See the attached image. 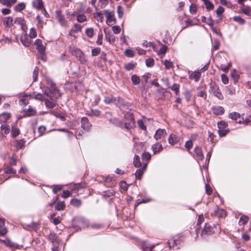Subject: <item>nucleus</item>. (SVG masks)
I'll return each mask as SVG.
<instances>
[{
  "mask_svg": "<svg viewBox=\"0 0 251 251\" xmlns=\"http://www.w3.org/2000/svg\"><path fill=\"white\" fill-rule=\"evenodd\" d=\"M45 81L47 86L44 84L41 85V88L42 90L43 94L40 93H34L31 96L25 95L20 100L21 104L26 105L28 104L27 99L28 97L40 101H45V104L46 107L53 108L56 106V100L61 96L59 90L55 86L52 80L48 76L45 77Z\"/></svg>",
  "mask_w": 251,
  "mask_h": 251,
  "instance_id": "f257e3e1",
  "label": "nucleus"
},
{
  "mask_svg": "<svg viewBox=\"0 0 251 251\" xmlns=\"http://www.w3.org/2000/svg\"><path fill=\"white\" fill-rule=\"evenodd\" d=\"M210 91L213 95L219 100H223L224 97L219 90V87L215 83H211L210 85Z\"/></svg>",
  "mask_w": 251,
  "mask_h": 251,
  "instance_id": "f03ea898",
  "label": "nucleus"
},
{
  "mask_svg": "<svg viewBox=\"0 0 251 251\" xmlns=\"http://www.w3.org/2000/svg\"><path fill=\"white\" fill-rule=\"evenodd\" d=\"M104 102L106 104H110L113 103L116 104L119 107H121V105L123 104V100L120 97L113 98L112 96H108L105 98Z\"/></svg>",
  "mask_w": 251,
  "mask_h": 251,
  "instance_id": "7ed1b4c3",
  "label": "nucleus"
},
{
  "mask_svg": "<svg viewBox=\"0 0 251 251\" xmlns=\"http://www.w3.org/2000/svg\"><path fill=\"white\" fill-rule=\"evenodd\" d=\"M125 118L128 119V122L125 123V126L126 128L129 129L134 126L135 122L132 114L127 113L125 115Z\"/></svg>",
  "mask_w": 251,
  "mask_h": 251,
  "instance_id": "20e7f679",
  "label": "nucleus"
},
{
  "mask_svg": "<svg viewBox=\"0 0 251 251\" xmlns=\"http://www.w3.org/2000/svg\"><path fill=\"white\" fill-rule=\"evenodd\" d=\"M73 54L79 59L81 63L84 64L86 62L85 55L80 50L75 49L73 52Z\"/></svg>",
  "mask_w": 251,
  "mask_h": 251,
  "instance_id": "39448f33",
  "label": "nucleus"
},
{
  "mask_svg": "<svg viewBox=\"0 0 251 251\" xmlns=\"http://www.w3.org/2000/svg\"><path fill=\"white\" fill-rule=\"evenodd\" d=\"M214 230L212 226L208 224H205L203 229L202 230L201 235L203 237L204 235H211L214 233Z\"/></svg>",
  "mask_w": 251,
  "mask_h": 251,
  "instance_id": "423d86ee",
  "label": "nucleus"
},
{
  "mask_svg": "<svg viewBox=\"0 0 251 251\" xmlns=\"http://www.w3.org/2000/svg\"><path fill=\"white\" fill-rule=\"evenodd\" d=\"M194 156L197 161L202 160L203 158V154L201 148L197 147L194 150Z\"/></svg>",
  "mask_w": 251,
  "mask_h": 251,
  "instance_id": "0eeeda50",
  "label": "nucleus"
},
{
  "mask_svg": "<svg viewBox=\"0 0 251 251\" xmlns=\"http://www.w3.org/2000/svg\"><path fill=\"white\" fill-rule=\"evenodd\" d=\"M35 45L36 46V49L41 54H43L45 50V47L42 43V41L39 39L36 40Z\"/></svg>",
  "mask_w": 251,
  "mask_h": 251,
  "instance_id": "6e6552de",
  "label": "nucleus"
},
{
  "mask_svg": "<svg viewBox=\"0 0 251 251\" xmlns=\"http://www.w3.org/2000/svg\"><path fill=\"white\" fill-rule=\"evenodd\" d=\"M81 127L84 130H85L86 131H88L90 129V128L91 127V125L89 122L87 118H86V117L82 118L81 120Z\"/></svg>",
  "mask_w": 251,
  "mask_h": 251,
  "instance_id": "1a4fd4ad",
  "label": "nucleus"
},
{
  "mask_svg": "<svg viewBox=\"0 0 251 251\" xmlns=\"http://www.w3.org/2000/svg\"><path fill=\"white\" fill-rule=\"evenodd\" d=\"M56 18L61 26H66L67 25V21L59 11H56Z\"/></svg>",
  "mask_w": 251,
  "mask_h": 251,
  "instance_id": "9d476101",
  "label": "nucleus"
},
{
  "mask_svg": "<svg viewBox=\"0 0 251 251\" xmlns=\"http://www.w3.org/2000/svg\"><path fill=\"white\" fill-rule=\"evenodd\" d=\"M147 167V163H144L142 166L141 168L138 169L135 173V176L136 178L140 179L141 176L143 174L144 172L146 170Z\"/></svg>",
  "mask_w": 251,
  "mask_h": 251,
  "instance_id": "9b49d317",
  "label": "nucleus"
},
{
  "mask_svg": "<svg viewBox=\"0 0 251 251\" xmlns=\"http://www.w3.org/2000/svg\"><path fill=\"white\" fill-rule=\"evenodd\" d=\"M167 133L164 129H158L156 131L155 135H154V138L156 140H159L161 139L162 137L165 136Z\"/></svg>",
  "mask_w": 251,
  "mask_h": 251,
  "instance_id": "f8f14e48",
  "label": "nucleus"
},
{
  "mask_svg": "<svg viewBox=\"0 0 251 251\" xmlns=\"http://www.w3.org/2000/svg\"><path fill=\"white\" fill-rule=\"evenodd\" d=\"M85 187V184H74L72 185L70 187L71 192L73 194V193L76 194V195H78V193L75 192L76 191L79 190L80 189L83 188Z\"/></svg>",
  "mask_w": 251,
  "mask_h": 251,
  "instance_id": "ddd939ff",
  "label": "nucleus"
},
{
  "mask_svg": "<svg viewBox=\"0 0 251 251\" xmlns=\"http://www.w3.org/2000/svg\"><path fill=\"white\" fill-rule=\"evenodd\" d=\"M106 23L108 25H112L115 23V19L113 13L108 12L106 14Z\"/></svg>",
  "mask_w": 251,
  "mask_h": 251,
  "instance_id": "4468645a",
  "label": "nucleus"
},
{
  "mask_svg": "<svg viewBox=\"0 0 251 251\" xmlns=\"http://www.w3.org/2000/svg\"><path fill=\"white\" fill-rule=\"evenodd\" d=\"M229 118L237 123H240L241 122L242 119L240 115L236 112L230 113Z\"/></svg>",
  "mask_w": 251,
  "mask_h": 251,
  "instance_id": "2eb2a0df",
  "label": "nucleus"
},
{
  "mask_svg": "<svg viewBox=\"0 0 251 251\" xmlns=\"http://www.w3.org/2000/svg\"><path fill=\"white\" fill-rule=\"evenodd\" d=\"M33 6L37 9H42L44 8V4L42 0H33L32 1Z\"/></svg>",
  "mask_w": 251,
  "mask_h": 251,
  "instance_id": "dca6fc26",
  "label": "nucleus"
},
{
  "mask_svg": "<svg viewBox=\"0 0 251 251\" xmlns=\"http://www.w3.org/2000/svg\"><path fill=\"white\" fill-rule=\"evenodd\" d=\"M163 149L162 145L159 143L155 144L151 146V149L152 150L154 154L160 152L163 150Z\"/></svg>",
  "mask_w": 251,
  "mask_h": 251,
  "instance_id": "f3484780",
  "label": "nucleus"
},
{
  "mask_svg": "<svg viewBox=\"0 0 251 251\" xmlns=\"http://www.w3.org/2000/svg\"><path fill=\"white\" fill-rule=\"evenodd\" d=\"M168 141L171 145H174L179 141V138L175 134H172L170 135Z\"/></svg>",
  "mask_w": 251,
  "mask_h": 251,
  "instance_id": "a211bd4d",
  "label": "nucleus"
},
{
  "mask_svg": "<svg viewBox=\"0 0 251 251\" xmlns=\"http://www.w3.org/2000/svg\"><path fill=\"white\" fill-rule=\"evenodd\" d=\"M212 110L213 113L217 115H221L224 113V109L222 106H213Z\"/></svg>",
  "mask_w": 251,
  "mask_h": 251,
  "instance_id": "6ab92c4d",
  "label": "nucleus"
},
{
  "mask_svg": "<svg viewBox=\"0 0 251 251\" xmlns=\"http://www.w3.org/2000/svg\"><path fill=\"white\" fill-rule=\"evenodd\" d=\"M82 26L79 24H75L73 28L71 29L70 32V34L71 36H75L74 33H77L81 30Z\"/></svg>",
  "mask_w": 251,
  "mask_h": 251,
  "instance_id": "aec40b11",
  "label": "nucleus"
},
{
  "mask_svg": "<svg viewBox=\"0 0 251 251\" xmlns=\"http://www.w3.org/2000/svg\"><path fill=\"white\" fill-rule=\"evenodd\" d=\"M21 41L23 45L25 47H29L31 44V40L27 38L25 35L21 36Z\"/></svg>",
  "mask_w": 251,
  "mask_h": 251,
  "instance_id": "412c9836",
  "label": "nucleus"
},
{
  "mask_svg": "<svg viewBox=\"0 0 251 251\" xmlns=\"http://www.w3.org/2000/svg\"><path fill=\"white\" fill-rule=\"evenodd\" d=\"M201 72L198 71L192 73L189 75V78L191 79H195V81H198L201 77Z\"/></svg>",
  "mask_w": 251,
  "mask_h": 251,
  "instance_id": "4be33fe9",
  "label": "nucleus"
},
{
  "mask_svg": "<svg viewBox=\"0 0 251 251\" xmlns=\"http://www.w3.org/2000/svg\"><path fill=\"white\" fill-rule=\"evenodd\" d=\"M7 232V228L4 226V222L0 220V235L4 236Z\"/></svg>",
  "mask_w": 251,
  "mask_h": 251,
  "instance_id": "5701e85b",
  "label": "nucleus"
},
{
  "mask_svg": "<svg viewBox=\"0 0 251 251\" xmlns=\"http://www.w3.org/2000/svg\"><path fill=\"white\" fill-rule=\"evenodd\" d=\"M49 239L52 242L54 246L59 243V240L57 235L54 233H50L49 236Z\"/></svg>",
  "mask_w": 251,
  "mask_h": 251,
  "instance_id": "b1692460",
  "label": "nucleus"
},
{
  "mask_svg": "<svg viewBox=\"0 0 251 251\" xmlns=\"http://www.w3.org/2000/svg\"><path fill=\"white\" fill-rule=\"evenodd\" d=\"M16 1L17 0H0L1 4L9 7H11Z\"/></svg>",
  "mask_w": 251,
  "mask_h": 251,
  "instance_id": "393cba45",
  "label": "nucleus"
},
{
  "mask_svg": "<svg viewBox=\"0 0 251 251\" xmlns=\"http://www.w3.org/2000/svg\"><path fill=\"white\" fill-rule=\"evenodd\" d=\"M105 39L111 44L114 43L116 41V37L112 34L106 33Z\"/></svg>",
  "mask_w": 251,
  "mask_h": 251,
  "instance_id": "a878e982",
  "label": "nucleus"
},
{
  "mask_svg": "<svg viewBox=\"0 0 251 251\" xmlns=\"http://www.w3.org/2000/svg\"><path fill=\"white\" fill-rule=\"evenodd\" d=\"M10 114L7 113H3L0 115V123H5L9 118Z\"/></svg>",
  "mask_w": 251,
  "mask_h": 251,
  "instance_id": "bb28decb",
  "label": "nucleus"
},
{
  "mask_svg": "<svg viewBox=\"0 0 251 251\" xmlns=\"http://www.w3.org/2000/svg\"><path fill=\"white\" fill-rule=\"evenodd\" d=\"M85 34L89 38H92L94 36V30L93 28L89 27L86 29L85 30Z\"/></svg>",
  "mask_w": 251,
  "mask_h": 251,
  "instance_id": "cd10ccee",
  "label": "nucleus"
},
{
  "mask_svg": "<svg viewBox=\"0 0 251 251\" xmlns=\"http://www.w3.org/2000/svg\"><path fill=\"white\" fill-rule=\"evenodd\" d=\"M3 23L7 26H10L13 24V19L11 17H7L3 19Z\"/></svg>",
  "mask_w": 251,
  "mask_h": 251,
  "instance_id": "c85d7f7f",
  "label": "nucleus"
},
{
  "mask_svg": "<svg viewBox=\"0 0 251 251\" xmlns=\"http://www.w3.org/2000/svg\"><path fill=\"white\" fill-rule=\"evenodd\" d=\"M25 7V4L24 2H21L18 3L15 7V10L16 11L20 12L24 10Z\"/></svg>",
  "mask_w": 251,
  "mask_h": 251,
  "instance_id": "c756f323",
  "label": "nucleus"
},
{
  "mask_svg": "<svg viewBox=\"0 0 251 251\" xmlns=\"http://www.w3.org/2000/svg\"><path fill=\"white\" fill-rule=\"evenodd\" d=\"M133 164L136 167H139L141 166V163L140 161L139 156L135 155L133 159Z\"/></svg>",
  "mask_w": 251,
  "mask_h": 251,
  "instance_id": "7c9ffc66",
  "label": "nucleus"
},
{
  "mask_svg": "<svg viewBox=\"0 0 251 251\" xmlns=\"http://www.w3.org/2000/svg\"><path fill=\"white\" fill-rule=\"evenodd\" d=\"M249 220V218L247 216L243 215L241 217L239 221V225L240 226L244 225L246 224Z\"/></svg>",
  "mask_w": 251,
  "mask_h": 251,
  "instance_id": "2f4dec72",
  "label": "nucleus"
},
{
  "mask_svg": "<svg viewBox=\"0 0 251 251\" xmlns=\"http://www.w3.org/2000/svg\"><path fill=\"white\" fill-rule=\"evenodd\" d=\"M76 20L78 22L82 23L87 20L86 16L83 14H79L76 16Z\"/></svg>",
  "mask_w": 251,
  "mask_h": 251,
  "instance_id": "473e14b6",
  "label": "nucleus"
},
{
  "mask_svg": "<svg viewBox=\"0 0 251 251\" xmlns=\"http://www.w3.org/2000/svg\"><path fill=\"white\" fill-rule=\"evenodd\" d=\"M71 204L74 206L79 207L81 205V202L79 200L74 199L71 201Z\"/></svg>",
  "mask_w": 251,
  "mask_h": 251,
  "instance_id": "72a5a7b5",
  "label": "nucleus"
},
{
  "mask_svg": "<svg viewBox=\"0 0 251 251\" xmlns=\"http://www.w3.org/2000/svg\"><path fill=\"white\" fill-rule=\"evenodd\" d=\"M164 64L166 69H170L174 67L173 63L168 60H165L164 61Z\"/></svg>",
  "mask_w": 251,
  "mask_h": 251,
  "instance_id": "f704fd0d",
  "label": "nucleus"
},
{
  "mask_svg": "<svg viewBox=\"0 0 251 251\" xmlns=\"http://www.w3.org/2000/svg\"><path fill=\"white\" fill-rule=\"evenodd\" d=\"M154 247V245H148L147 244H144L143 245V250L144 251H152V249Z\"/></svg>",
  "mask_w": 251,
  "mask_h": 251,
  "instance_id": "c9c22d12",
  "label": "nucleus"
},
{
  "mask_svg": "<svg viewBox=\"0 0 251 251\" xmlns=\"http://www.w3.org/2000/svg\"><path fill=\"white\" fill-rule=\"evenodd\" d=\"M229 129H225V128L219 129L218 133L220 137H223L226 135L228 132Z\"/></svg>",
  "mask_w": 251,
  "mask_h": 251,
  "instance_id": "e433bc0d",
  "label": "nucleus"
},
{
  "mask_svg": "<svg viewBox=\"0 0 251 251\" xmlns=\"http://www.w3.org/2000/svg\"><path fill=\"white\" fill-rule=\"evenodd\" d=\"M172 90L175 92L176 95H178L179 92V85L178 84L175 83L171 87Z\"/></svg>",
  "mask_w": 251,
  "mask_h": 251,
  "instance_id": "4c0bfd02",
  "label": "nucleus"
},
{
  "mask_svg": "<svg viewBox=\"0 0 251 251\" xmlns=\"http://www.w3.org/2000/svg\"><path fill=\"white\" fill-rule=\"evenodd\" d=\"M233 20L238 23L240 25H244L245 23V21L240 16H234L233 18Z\"/></svg>",
  "mask_w": 251,
  "mask_h": 251,
  "instance_id": "58836bf2",
  "label": "nucleus"
},
{
  "mask_svg": "<svg viewBox=\"0 0 251 251\" xmlns=\"http://www.w3.org/2000/svg\"><path fill=\"white\" fill-rule=\"evenodd\" d=\"M25 142L23 140L16 141V147L17 150L22 148L24 146Z\"/></svg>",
  "mask_w": 251,
  "mask_h": 251,
  "instance_id": "ea45409f",
  "label": "nucleus"
},
{
  "mask_svg": "<svg viewBox=\"0 0 251 251\" xmlns=\"http://www.w3.org/2000/svg\"><path fill=\"white\" fill-rule=\"evenodd\" d=\"M131 80L133 84L137 85L140 82V78L136 75L131 76Z\"/></svg>",
  "mask_w": 251,
  "mask_h": 251,
  "instance_id": "a19ab883",
  "label": "nucleus"
},
{
  "mask_svg": "<svg viewBox=\"0 0 251 251\" xmlns=\"http://www.w3.org/2000/svg\"><path fill=\"white\" fill-rule=\"evenodd\" d=\"M65 206V203L63 201H59L56 206H55V209L57 210H62L64 209Z\"/></svg>",
  "mask_w": 251,
  "mask_h": 251,
  "instance_id": "79ce46f5",
  "label": "nucleus"
},
{
  "mask_svg": "<svg viewBox=\"0 0 251 251\" xmlns=\"http://www.w3.org/2000/svg\"><path fill=\"white\" fill-rule=\"evenodd\" d=\"M220 45V41L217 39H215L213 41V45L212 46L213 50H217L219 49Z\"/></svg>",
  "mask_w": 251,
  "mask_h": 251,
  "instance_id": "37998d69",
  "label": "nucleus"
},
{
  "mask_svg": "<svg viewBox=\"0 0 251 251\" xmlns=\"http://www.w3.org/2000/svg\"><path fill=\"white\" fill-rule=\"evenodd\" d=\"M151 158V154L148 152H144L142 154V159L143 160L149 161Z\"/></svg>",
  "mask_w": 251,
  "mask_h": 251,
  "instance_id": "c03bdc74",
  "label": "nucleus"
},
{
  "mask_svg": "<svg viewBox=\"0 0 251 251\" xmlns=\"http://www.w3.org/2000/svg\"><path fill=\"white\" fill-rule=\"evenodd\" d=\"M177 242L176 240L170 239L168 241V245L169 248L171 249L172 248H174L175 246H176L177 244Z\"/></svg>",
  "mask_w": 251,
  "mask_h": 251,
  "instance_id": "a18cd8bd",
  "label": "nucleus"
},
{
  "mask_svg": "<svg viewBox=\"0 0 251 251\" xmlns=\"http://www.w3.org/2000/svg\"><path fill=\"white\" fill-rule=\"evenodd\" d=\"M167 47L166 46H162V47L160 49V50L158 51V54L159 55H164L167 51Z\"/></svg>",
  "mask_w": 251,
  "mask_h": 251,
  "instance_id": "49530a36",
  "label": "nucleus"
},
{
  "mask_svg": "<svg viewBox=\"0 0 251 251\" xmlns=\"http://www.w3.org/2000/svg\"><path fill=\"white\" fill-rule=\"evenodd\" d=\"M242 12L245 14V15L251 16V8L249 7H246L245 8H244L242 9Z\"/></svg>",
  "mask_w": 251,
  "mask_h": 251,
  "instance_id": "de8ad7c7",
  "label": "nucleus"
},
{
  "mask_svg": "<svg viewBox=\"0 0 251 251\" xmlns=\"http://www.w3.org/2000/svg\"><path fill=\"white\" fill-rule=\"evenodd\" d=\"M20 134V130L19 128L16 127H12V136L13 137H15Z\"/></svg>",
  "mask_w": 251,
  "mask_h": 251,
  "instance_id": "09e8293b",
  "label": "nucleus"
},
{
  "mask_svg": "<svg viewBox=\"0 0 251 251\" xmlns=\"http://www.w3.org/2000/svg\"><path fill=\"white\" fill-rule=\"evenodd\" d=\"M102 38L103 35L102 33H99L98 35V38L96 41V43L98 45H101L102 44Z\"/></svg>",
  "mask_w": 251,
  "mask_h": 251,
  "instance_id": "8fccbe9b",
  "label": "nucleus"
},
{
  "mask_svg": "<svg viewBox=\"0 0 251 251\" xmlns=\"http://www.w3.org/2000/svg\"><path fill=\"white\" fill-rule=\"evenodd\" d=\"M227 123L224 121H221L218 123V129L225 128L227 126Z\"/></svg>",
  "mask_w": 251,
  "mask_h": 251,
  "instance_id": "3c124183",
  "label": "nucleus"
},
{
  "mask_svg": "<svg viewBox=\"0 0 251 251\" xmlns=\"http://www.w3.org/2000/svg\"><path fill=\"white\" fill-rule=\"evenodd\" d=\"M36 19L38 21L37 26L39 28H42L44 25V21H42L41 17L39 15H37Z\"/></svg>",
  "mask_w": 251,
  "mask_h": 251,
  "instance_id": "603ef678",
  "label": "nucleus"
},
{
  "mask_svg": "<svg viewBox=\"0 0 251 251\" xmlns=\"http://www.w3.org/2000/svg\"><path fill=\"white\" fill-rule=\"evenodd\" d=\"M29 36L30 38H34L36 37L37 33H36V31L35 28H31L30 29Z\"/></svg>",
  "mask_w": 251,
  "mask_h": 251,
  "instance_id": "864d4df0",
  "label": "nucleus"
},
{
  "mask_svg": "<svg viewBox=\"0 0 251 251\" xmlns=\"http://www.w3.org/2000/svg\"><path fill=\"white\" fill-rule=\"evenodd\" d=\"M146 64L147 66L151 67L154 65V60L151 58H148L146 61Z\"/></svg>",
  "mask_w": 251,
  "mask_h": 251,
  "instance_id": "5fc2aeb1",
  "label": "nucleus"
},
{
  "mask_svg": "<svg viewBox=\"0 0 251 251\" xmlns=\"http://www.w3.org/2000/svg\"><path fill=\"white\" fill-rule=\"evenodd\" d=\"M135 67V64L132 63H128L125 65V68L127 71L133 70Z\"/></svg>",
  "mask_w": 251,
  "mask_h": 251,
  "instance_id": "6e6d98bb",
  "label": "nucleus"
},
{
  "mask_svg": "<svg viewBox=\"0 0 251 251\" xmlns=\"http://www.w3.org/2000/svg\"><path fill=\"white\" fill-rule=\"evenodd\" d=\"M100 49L99 48H96L92 50V55L93 56H97L100 53Z\"/></svg>",
  "mask_w": 251,
  "mask_h": 251,
  "instance_id": "4d7b16f0",
  "label": "nucleus"
},
{
  "mask_svg": "<svg viewBox=\"0 0 251 251\" xmlns=\"http://www.w3.org/2000/svg\"><path fill=\"white\" fill-rule=\"evenodd\" d=\"M125 55L127 57H132L134 56V51L130 49L126 50L125 52Z\"/></svg>",
  "mask_w": 251,
  "mask_h": 251,
  "instance_id": "13d9d810",
  "label": "nucleus"
},
{
  "mask_svg": "<svg viewBox=\"0 0 251 251\" xmlns=\"http://www.w3.org/2000/svg\"><path fill=\"white\" fill-rule=\"evenodd\" d=\"M137 124L138 125V126L142 129L145 130H146L147 128L146 126H145L144 123L143 121L141 120H139L137 121Z\"/></svg>",
  "mask_w": 251,
  "mask_h": 251,
  "instance_id": "bf43d9fd",
  "label": "nucleus"
},
{
  "mask_svg": "<svg viewBox=\"0 0 251 251\" xmlns=\"http://www.w3.org/2000/svg\"><path fill=\"white\" fill-rule=\"evenodd\" d=\"M120 186L121 189H123L124 190H126L128 189V186L126 182L124 181H122L120 182Z\"/></svg>",
  "mask_w": 251,
  "mask_h": 251,
  "instance_id": "052dcab7",
  "label": "nucleus"
},
{
  "mask_svg": "<svg viewBox=\"0 0 251 251\" xmlns=\"http://www.w3.org/2000/svg\"><path fill=\"white\" fill-rule=\"evenodd\" d=\"M207 10H211L214 8V5L210 1L205 4Z\"/></svg>",
  "mask_w": 251,
  "mask_h": 251,
  "instance_id": "680f3d73",
  "label": "nucleus"
},
{
  "mask_svg": "<svg viewBox=\"0 0 251 251\" xmlns=\"http://www.w3.org/2000/svg\"><path fill=\"white\" fill-rule=\"evenodd\" d=\"M72 195V194L70 191H63V193L62 194V197L63 198H67Z\"/></svg>",
  "mask_w": 251,
  "mask_h": 251,
  "instance_id": "e2e57ef3",
  "label": "nucleus"
},
{
  "mask_svg": "<svg viewBox=\"0 0 251 251\" xmlns=\"http://www.w3.org/2000/svg\"><path fill=\"white\" fill-rule=\"evenodd\" d=\"M112 30L115 34H118L121 31V27L119 25H115L112 27Z\"/></svg>",
  "mask_w": 251,
  "mask_h": 251,
  "instance_id": "0e129e2a",
  "label": "nucleus"
},
{
  "mask_svg": "<svg viewBox=\"0 0 251 251\" xmlns=\"http://www.w3.org/2000/svg\"><path fill=\"white\" fill-rule=\"evenodd\" d=\"M193 146L192 142L191 140L187 141L185 143V147L188 151H189Z\"/></svg>",
  "mask_w": 251,
  "mask_h": 251,
  "instance_id": "69168bd1",
  "label": "nucleus"
},
{
  "mask_svg": "<svg viewBox=\"0 0 251 251\" xmlns=\"http://www.w3.org/2000/svg\"><path fill=\"white\" fill-rule=\"evenodd\" d=\"M222 81L223 83L226 84L228 83V78L226 75L222 74L221 75Z\"/></svg>",
  "mask_w": 251,
  "mask_h": 251,
  "instance_id": "338daca9",
  "label": "nucleus"
},
{
  "mask_svg": "<svg viewBox=\"0 0 251 251\" xmlns=\"http://www.w3.org/2000/svg\"><path fill=\"white\" fill-rule=\"evenodd\" d=\"M224 12V8L222 6H219L216 10V14L218 17H220L221 15Z\"/></svg>",
  "mask_w": 251,
  "mask_h": 251,
  "instance_id": "774afa93",
  "label": "nucleus"
}]
</instances>
